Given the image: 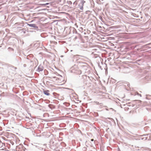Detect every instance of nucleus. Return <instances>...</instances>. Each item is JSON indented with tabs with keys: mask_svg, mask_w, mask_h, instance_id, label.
I'll use <instances>...</instances> for the list:
<instances>
[{
	"mask_svg": "<svg viewBox=\"0 0 151 151\" xmlns=\"http://www.w3.org/2000/svg\"><path fill=\"white\" fill-rule=\"evenodd\" d=\"M24 67H25L26 66V64H24Z\"/></svg>",
	"mask_w": 151,
	"mask_h": 151,
	"instance_id": "nucleus-18",
	"label": "nucleus"
},
{
	"mask_svg": "<svg viewBox=\"0 0 151 151\" xmlns=\"http://www.w3.org/2000/svg\"><path fill=\"white\" fill-rule=\"evenodd\" d=\"M77 38V37H75V39H76Z\"/></svg>",
	"mask_w": 151,
	"mask_h": 151,
	"instance_id": "nucleus-17",
	"label": "nucleus"
},
{
	"mask_svg": "<svg viewBox=\"0 0 151 151\" xmlns=\"http://www.w3.org/2000/svg\"><path fill=\"white\" fill-rule=\"evenodd\" d=\"M78 7L81 10H83V6L82 5H81L80 4L78 5Z\"/></svg>",
	"mask_w": 151,
	"mask_h": 151,
	"instance_id": "nucleus-7",
	"label": "nucleus"
},
{
	"mask_svg": "<svg viewBox=\"0 0 151 151\" xmlns=\"http://www.w3.org/2000/svg\"><path fill=\"white\" fill-rule=\"evenodd\" d=\"M85 1H84L83 0H81V2L80 4L83 6L84 4L85 3Z\"/></svg>",
	"mask_w": 151,
	"mask_h": 151,
	"instance_id": "nucleus-6",
	"label": "nucleus"
},
{
	"mask_svg": "<svg viewBox=\"0 0 151 151\" xmlns=\"http://www.w3.org/2000/svg\"><path fill=\"white\" fill-rule=\"evenodd\" d=\"M77 3L76 1H75L73 3V5H75V6H76Z\"/></svg>",
	"mask_w": 151,
	"mask_h": 151,
	"instance_id": "nucleus-10",
	"label": "nucleus"
},
{
	"mask_svg": "<svg viewBox=\"0 0 151 151\" xmlns=\"http://www.w3.org/2000/svg\"><path fill=\"white\" fill-rule=\"evenodd\" d=\"M61 1H62L64 2L65 1V0H61Z\"/></svg>",
	"mask_w": 151,
	"mask_h": 151,
	"instance_id": "nucleus-16",
	"label": "nucleus"
},
{
	"mask_svg": "<svg viewBox=\"0 0 151 151\" xmlns=\"http://www.w3.org/2000/svg\"><path fill=\"white\" fill-rule=\"evenodd\" d=\"M93 140H93V139H91V141H93Z\"/></svg>",
	"mask_w": 151,
	"mask_h": 151,
	"instance_id": "nucleus-15",
	"label": "nucleus"
},
{
	"mask_svg": "<svg viewBox=\"0 0 151 151\" xmlns=\"http://www.w3.org/2000/svg\"><path fill=\"white\" fill-rule=\"evenodd\" d=\"M27 25L29 27L34 28L35 29L37 30L38 29V27L35 24L27 23Z\"/></svg>",
	"mask_w": 151,
	"mask_h": 151,
	"instance_id": "nucleus-1",
	"label": "nucleus"
},
{
	"mask_svg": "<svg viewBox=\"0 0 151 151\" xmlns=\"http://www.w3.org/2000/svg\"><path fill=\"white\" fill-rule=\"evenodd\" d=\"M49 4V3H46V4H42V6H45L46 5H48Z\"/></svg>",
	"mask_w": 151,
	"mask_h": 151,
	"instance_id": "nucleus-11",
	"label": "nucleus"
},
{
	"mask_svg": "<svg viewBox=\"0 0 151 151\" xmlns=\"http://www.w3.org/2000/svg\"><path fill=\"white\" fill-rule=\"evenodd\" d=\"M81 69L83 71H84L87 70V66L84 65H81Z\"/></svg>",
	"mask_w": 151,
	"mask_h": 151,
	"instance_id": "nucleus-3",
	"label": "nucleus"
},
{
	"mask_svg": "<svg viewBox=\"0 0 151 151\" xmlns=\"http://www.w3.org/2000/svg\"><path fill=\"white\" fill-rule=\"evenodd\" d=\"M23 33H24L25 34V31H24Z\"/></svg>",
	"mask_w": 151,
	"mask_h": 151,
	"instance_id": "nucleus-19",
	"label": "nucleus"
},
{
	"mask_svg": "<svg viewBox=\"0 0 151 151\" xmlns=\"http://www.w3.org/2000/svg\"><path fill=\"white\" fill-rule=\"evenodd\" d=\"M82 71L81 70H79L78 71V74H80L82 73Z\"/></svg>",
	"mask_w": 151,
	"mask_h": 151,
	"instance_id": "nucleus-8",
	"label": "nucleus"
},
{
	"mask_svg": "<svg viewBox=\"0 0 151 151\" xmlns=\"http://www.w3.org/2000/svg\"><path fill=\"white\" fill-rule=\"evenodd\" d=\"M43 67L42 66L40 65L39 66V67L37 69V71L38 72L42 71L43 70Z\"/></svg>",
	"mask_w": 151,
	"mask_h": 151,
	"instance_id": "nucleus-2",
	"label": "nucleus"
},
{
	"mask_svg": "<svg viewBox=\"0 0 151 151\" xmlns=\"http://www.w3.org/2000/svg\"><path fill=\"white\" fill-rule=\"evenodd\" d=\"M138 95V96H140V97H141V94H139L137 92L136 93V94L135 95Z\"/></svg>",
	"mask_w": 151,
	"mask_h": 151,
	"instance_id": "nucleus-9",
	"label": "nucleus"
},
{
	"mask_svg": "<svg viewBox=\"0 0 151 151\" xmlns=\"http://www.w3.org/2000/svg\"><path fill=\"white\" fill-rule=\"evenodd\" d=\"M69 4H72V2L71 1H69Z\"/></svg>",
	"mask_w": 151,
	"mask_h": 151,
	"instance_id": "nucleus-13",
	"label": "nucleus"
},
{
	"mask_svg": "<svg viewBox=\"0 0 151 151\" xmlns=\"http://www.w3.org/2000/svg\"><path fill=\"white\" fill-rule=\"evenodd\" d=\"M80 30H83V28H82V27H80Z\"/></svg>",
	"mask_w": 151,
	"mask_h": 151,
	"instance_id": "nucleus-14",
	"label": "nucleus"
},
{
	"mask_svg": "<svg viewBox=\"0 0 151 151\" xmlns=\"http://www.w3.org/2000/svg\"><path fill=\"white\" fill-rule=\"evenodd\" d=\"M137 102L138 103H141L142 102V101H139V100H137Z\"/></svg>",
	"mask_w": 151,
	"mask_h": 151,
	"instance_id": "nucleus-12",
	"label": "nucleus"
},
{
	"mask_svg": "<svg viewBox=\"0 0 151 151\" xmlns=\"http://www.w3.org/2000/svg\"><path fill=\"white\" fill-rule=\"evenodd\" d=\"M49 91L47 90H43V93H44L47 96H49L50 95V93H49Z\"/></svg>",
	"mask_w": 151,
	"mask_h": 151,
	"instance_id": "nucleus-4",
	"label": "nucleus"
},
{
	"mask_svg": "<svg viewBox=\"0 0 151 151\" xmlns=\"http://www.w3.org/2000/svg\"><path fill=\"white\" fill-rule=\"evenodd\" d=\"M17 28H19V27H18Z\"/></svg>",
	"mask_w": 151,
	"mask_h": 151,
	"instance_id": "nucleus-20",
	"label": "nucleus"
},
{
	"mask_svg": "<svg viewBox=\"0 0 151 151\" xmlns=\"http://www.w3.org/2000/svg\"><path fill=\"white\" fill-rule=\"evenodd\" d=\"M49 143L50 144V145H52L53 146H54L55 145L54 144V139H51L50 140Z\"/></svg>",
	"mask_w": 151,
	"mask_h": 151,
	"instance_id": "nucleus-5",
	"label": "nucleus"
}]
</instances>
